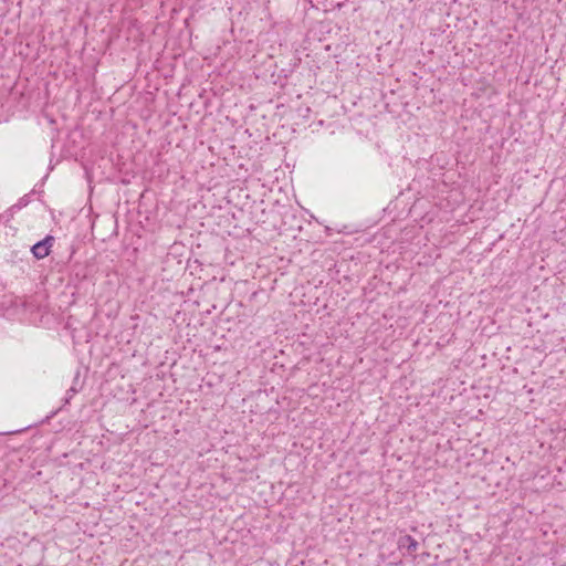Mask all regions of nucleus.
I'll return each mask as SVG.
<instances>
[{
    "label": "nucleus",
    "instance_id": "obj_1",
    "mask_svg": "<svg viewBox=\"0 0 566 566\" xmlns=\"http://www.w3.org/2000/svg\"><path fill=\"white\" fill-rule=\"evenodd\" d=\"M53 238L46 237L44 240L35 243L32 247V252L36 259H43L50 253V248L52 245Z\"/></svg>",
    "mask_w": 566,
    "mask_h": 566
},
{
    "label": "nucleus",
    "instance_id": "obj_2",
    "mask_svg": "<svg viewBox=\"0 0 566 566\" xmlns=\"http://www.w3.org/2000/svg\"><path fill=\"white\" fill-rule=\"evenodd\" d=\"M398 545L400 548H407L409 552H415L418 547L417 541L410 535H405L400 537Z\"/></svg>",
    "mask_w": 566,
    "mask_h": 566
}]
</instances>
